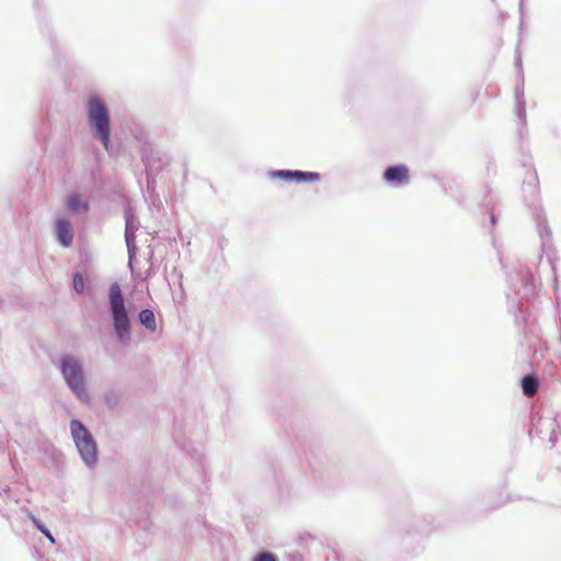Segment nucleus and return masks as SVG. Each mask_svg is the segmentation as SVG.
I'll use <instances>...</instances> for the list:
<instances>
[{
  "label": "nucleus",
  "instance_id": "2eb2a0df",
  "mask_svg": "<svg viewBox=\"0 0 561 561\" xmlns=\"http://www.w3.org/2000/svg\"><path fill=\"white\" fill-rule=\"evenodd\" d=\"M106 401H107L108 403L111 402V397H110V396H107V397H106Z\"/></svg>",
  "mask_w": 561,
  "mask_h": 561
},
{
  "label": "nucleus",
  "instance_id": "0eeeda50",
  "mask_svg": "<svg viewBox=\"0 0 561 561\" xmlns=\"http://www.w3.org/2000/svg\"><path fill=\"white\" fill-rule=\"evenodd\" d=\"M538 388H539L538 379L533 374H529V375H526L523 377L522 389H523V393L526 397H528V398L534 397L537 393Z\"/></svg>",
  "mask_w": 561,
  "mask_h": 561
},
{
  "label": "nucleus",
  "instance_id": "f257e3e1",
  "mask_svg": "<svg viewBox=\"0 0 561 561\" xmlns=\"http://www.w3.org/2000/svg\"><path fill=\"white\" fill-rule=\"evenodd\" d=\"M87 116L95 136L108 148L111 137V118L106 104L99 96H90L87 101Z\"/></svg>",
  "mask_w": 561,
  "mask_h": 561
},
{
  "label": "nucleus",
  "instance_id": "9d476101",
  "mask_svg": "<svg viewBox=\"0 0 561 561\" xmlns=\"http://www.w3.org/2000/svg\"><path fill=\"white\" fill-rule=\"evenodd\" d=\"M68 208L71 211L79 213L88 209V204L84 203L79 194H72L69 197Z\"/></svg>",
  "mask_w": 561,
  "mask_h": 561
},
{
  "label": "nucleus",
  "instance_id": "6e6552de",
  "mask_svg": "<svg viewBox=\"0 0 561 561\" xmlns=\"http://www.w3.org/2000/svg\"><path fill=\"white\" fill-rule=\"evenodd\" d=\"M139 320L148 330L154 332L157 330L154 313L149 309H144L139 313Z\"/></svg>",
  "mask_w": 561,
  "mask_h": 561
},
{
  "label": "nucleus",
  "instance_id": "1a4fd4ad",
  "mask_svg": "<svg viewBox=\"0 0 561 561\" xmlns=\"http://www.w3.org/2000/svg\"><path fill=\"white\" fill-rule=\"evenodd\" d=\"M320 180V174L317 172L295 171L296 183H311Z\"/></svg>",
  "mask_w": 561,
  "mask_h": 561
},
{
  "label": "nucleus",
  "instance_id": "ddd939ff",
  "mask_svg": "<svg viewBox=\"0 0 561 561\" xmlns=\"http://www.w3.org/2000/svg\"><path fill=\"white\" fill-rule=\"evenodd\" d=\"M33 522H34V524L36 525V527L38 528V530H39L41 533H43V534L48 538V540H49L51 543H54V542H55V539H54L53 535H51V534H50V533H49V531H48V530H47L43 525H41V524H39V522H38L36 518H33Z\"/></svg>",
  "mask_w": 561,
  "mask_h": 561
},
{
  "label": "nucleus",
  "instance_id": "423d86ee",
  "mask_svg": "<svg viewBox=\"0 0 561 561\" xmlns=\"http://www.w3.org/2000/svg\"><path fill=\"white\" fill-rule=\"evenodd\" d=\"M56 232L59 242L68 248L73 240V230L71 224L66 219H59L56 224Z\"/></svg>",
  "mask_w": 561,
  "mask_h": 561
},
{
  "label": "nucleus",
  "instance_id": "f03ea898",
  "mask_svg": "<svg viewBox=\"0 0 561 561\" xmlns=\"http://www.w3.org/2000/svg\"><path fill=\"white\" fill-rule=\"evenodd\" d=\"M108 298L113 313V324L115 332L118 340L125 344L130 340V324L122 290L117 283L111 285Z\"/></svg>",
  "mask_w": 561,
  "mask_h": 561
},
{
  "label": "nucleus",
  "instance_id": "20e7f679",
  "mask_svg": "<svg viewBox=\"0 0 561 561\" xmlns=\"http://www.w3.org/2000/svg\"><path fill=\"white\" fill-rule=\"evenodd\" d=\"M61 371L67 385L81 401H88L89 394L84 388V376L80 363L71 356L61 359Z\"/></svg>",
  "mask_w": 561,
  "mask_h": 561
},
{
  "label": "nucleus",
  "instance_id": "4468645a",
  "mask_svg": "<svg viewBox=\"0 0 561 561\" xmlns=\"http://www.w3.org/2000/svg\"><path fill=\"white\" fill-rule=\"evenodd\" d=\"M253 561H276V558L270 552H262Z\"/></svg>",
  "mask_w": 561,
  "mask_h": 561
},
{
  "label": "nucleus",
  "instance_id": "39448f33",
  "mask_svg": "<svg viewBox=\"0 0 561 561\" xmlns=\"http://www.w3.org/2000/svg\"><path fill=\"white\" fill-rule=\"evenodd\" d=\"M382 178L387 183L402 185L409 183L410 172L404 164H397L387 168Z\"/></svg>",
  "mask_w": 561,
  "mask_h": 561
},
{
  "label": "nucleus",
  "instance_id": "7ed1b4c3",
  "mask_svg": "<svg viewBox=\"0 0 561 561\" xmlns=\"http://www.w3.org/2000/svg\"><path fill=\"white\" fill-rule=\"evenodd\" d=\"M70 431L83 461L87 465H94L98 460V450L92 435L78 420L71 421Z\"/></svg>",
  "mask_w": 561,
  "mask_h": 561
},
{
  "label": "nucleus",
  "instance_id": "f8f14e48",
  "mask_svg": "<svg viewBox=\"0 0 561 561\" xmlns=\"http://www.w3.org/2000/svg\"><path fill=\"white\" fill-rule=\"evenodd\" d=\"M73 288L77 293L81 294L84 290V278L80 273L73 274Z\"/></svg>",
  "mask_w": 561,
  "mask_h": 561
},
{
  "label": "nucleus",
  "instance_id": "9b49d317",
  "mask_svg": "<svg viewBox=\"0 0 561 561\" xmlns=\"http://www.w3.org/2000/svg\"><path fill=\"white\" fill-rule=\"evenodd\" d=\"M271 178L282 179L287 182H295V171L289 170H276L271 172Z\"/></svg>",
  "mask_w": 561,
  "mask_h": 561
}]
</instances>
